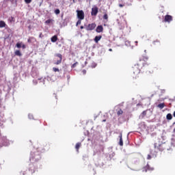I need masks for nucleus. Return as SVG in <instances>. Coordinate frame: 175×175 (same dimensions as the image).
Instances as JSON below:
<instances>
[{"mask_svg":"<svg viewBox=\"0 0 175 175\" xmlns=\"http://www.w3.org/2000/svg\"><path fill=\"white\" fill-rule=\"evenodd\" d=\"M80 147H81V144L80 142L77 143L75 146V148L77 152H79V149L80 148Z\"/></svg>","mask_w":175,"mask_h":175,"instance_id":"2eb2a0df","label":"nucleus"},{"mask_svg":"<svg viewBox=\"0 0 175 175\" xmlns=\"http://www.w3.org/2000/svg\"><path fill=\"white\" fill-rule=\"evenodd\" d=\"M146 116H147V110L144 111L141 115L139 116L140 118H144L146 117Z\"/></svg>","mask_w":175,"mask_h":175,"instance_id":"4468645a","label":"nucleus"},{"mask_svg":"<svg viewBox=\"0 0 175 175\" xmlns=\"http://www.w3.org/2000/svg\"><path fill=\"white\" fill-rule=\"evenodd\" d=\"M53 71L56 72H59V68H57L55 67H53Z\"/></svg>","mask_w":175,"mask_h":175,"instance_id":"5701e85b","label":"nucleus"},{"mask_svg":"<svg viewBox=\"0 0 175 175\" xmlns=\"http://www.w3.org/2000/svg\"><path fill=\"white\" fill-rule=\"evenodd\" d=\"M103 121L105 122V121H106V120H104Z\"/></svg>","mask_w":175,"mask_h":175,"instance_id":"e433bc0d","label":"nucleus"},{"mask_svg":"<svg viewBox=\"0 0 175 175\" xmlns=\"http://www.w3.org/2000/svg\"><path fill=\"white\" fill-rule=\"evenodd\" d=\"M157 107H159L161 109H163V107H165V103H160V104H159L157 105Z\"/></svg>","mask_w":175,"mask_h":175,"instance_id":"f3484780","label":"nucleus"},{"mask_svg":"<svg viewBox=\"0 0 175 175\" xmlns=\"http://www.w3.org/2000/svg\"><path fill=\"white\" fill-rule=\"evenodd\" d=\"M148 57H142L139 59V60L137 62V64L132 68V72L134 75L133 77L134 79H137V76L140 74V70L143 69V68H148Z\"/></svg>","mask_w":175,"mask_h":175,"instance_id":"f257e3e1","label":"nucleus"},{"mask_svg":"<svg viewBox=\"0 0 175 175\" xmlns=\"http://www.w3.org/2000/svg\"><path fill=\"white\" fill-rule=\"evenodd\" d=\"M46 23H50V21H49V20H48V21H46Z\"/></svg>","mask_w":175,"mask_h":175,"instance_id":"f704fd0d","label":"nucleus"},{"mask_svg":"<svg viewBox=\"0 0 175 175\" xmlns=\"http://www.w3.org/2000/svg\"><path fill=\"white\" fill-rule=\"evenodd\" d=\"M15 55H17L18 57H21L23 55L21 54V52L18 50L16 51L14 53Z\"/></svg>","mask_w":175,"mask_h":175,"instance_id":"dca6fc26","label":"nucleus"},{"mask_svg":"<svg viewBox=\"0 0 175 175\" xmlns=\"http://www.w3.org/2000/svg\"><path fill=\"white\" fill-rule=\"evenodd\" d=\"M96 27V25L95 23H90L88 25H85V29L86 31H94Z\"/></svg>","mask_w":175,"mask_h":175,"instance_id":"39448f33","label":"nucleus"},{"mask_svg":"<svg viewBox=\"0 0 175 175\" xmlns=\"http://www.w3.org/2000/svg\"><path fill=\"white\" fill-rule=\"evenodd\" d=\"M119 138H120L119 145H120L121 146H124V142L122 141V133L120 134Z\"/></svg>","mask_w":175,"mask_h":175,"instance_id":"9b49d317","label":"nucleus"},{"mask_svg":"<svg viewBox=\"0 0 175 175\" xmlns=\"http://www.w3.org/2000/svg\"><path fill=\"white\" fill-rule=\"evenodd\" d=\"M6 27L5 23H0V28H5Z\"/></svg>","mask_w":175,"mask_h":175,"instance_id":"aec40b11","label":"nucleus"},{"mask_svg":"<svg viewBox=\"0 0 175 175\" xmlns=\"http://www.w3.org/2000/svg\"><path fill=\"white\" fill-rule=\"evenodd\" d=\"M55 57H57L59 58L56 62L54 63L55 65H59L62 62V55L61 53H56Z\"/></svg>","mask_w":175,"mask_h":175,"instance_id":"0eeeda50","label":"nucleus"},{"mask_svg":"<svg viewBox=\"0 0 175 175\" xmlns=\"http://www.w3.org/2000/svg\"><path fill=\"white\" fill-rule=\"evenodd\" d=\"M98 8L96 6H94L92 8V12H91L92 16H96V14H98Z\"/></svg>","mask_w":175,"mask_h":175,"instance_id":"1a4fd4ad","label":"nucleus"},{"mask_svg":"<svg viewBox=\"0 0 175 175\" xmlns=\"http://www.w3.org/2000/svg\"><path fill=\"white\" fill-rule=\"evenodd\" d=\"M166 118L167 120H172V118H173V116L171 115V113H168L167 114Z\"/></svg>","mask_w":175,"mask_h":175,"instance_id":"a211bd4d","label":"nucleus"},{"mask_svg":"<svg viewBox=\"0 0 175 175\" xmlns=\"http://www.w3.org/2000/svg\"><path fill=\"white\" fill-rule=\"evenodd\" d=\"M81 29H84V26H81Z\"/></svg>","mask_w":175,"mask_h":175,"instance_id":"2f4dec72","label":"nucleus"},{"mask_svg":"<svg viewBox=\"0 0 175 175\" xmlns=\"http://www.w3.org/2000/svg\"><path fill=\"white\" fill-rule=\"evenodd\" d=\"M103 18V20H107L109 18V16L107 15V14H104Z\"/></svg>","mask_w":175,"mask_h":175,"instance_id":"4be33fe9","label":"nucleus"},{"mask_svg":"<svg viewBox=\"0 0 175 175\" xmlns=\"http://www.w3.org/2000/svg\"><path fill=\"white\" fill-rule=\"evenodd\" d=\"M0 23H3V21H0Z\"/></svg>","mask_w":175,"mask_h":175,"instance_id":"c9c22d12","label":"nucleus"},{"mask_svg":"<svg viewBox=\"0 0 175 175\" xmlns=\"http://www.w3.org/2000/svg\"><path fill=\"white\" fill-rule=\"evenodd\" d=\"M77 16L78 18L77 23H81V20H84V17H85V15L84 14V11L83 10H77Z\"/></svg>","mask_w":175,"mask_h":175,"instance_id":"20e7f679","label":"nucleus"},{"mask_svg":"<svg viewBox=\"0 0 175 175\" xmlns=\"http://www.w3.org/2000/svg\"><path fill=\"white\" fill-rule=\"evenodd\" d=\"M51 40L53 43H55V42H57V40H58V36H57V35L53 36L51 38Z\"/></svg>","mask_w":175,"mask_h":175,"instance_id":"f8f14e48","label":"nucleus"},{"mask_svg":"<svg viewBox=\"0 0 175 175\" xmlns=\"http://www.w3.org/2000/svg\"><path fill=\"white\" fill-rule=\"evenodd\" d=\"M25 47H26V46H25V44H23V45H22V49H25Z\"/></svg>","mask_w":175,"mask_h":175,"instance_id":"c756f323","label":"nucleus"},{"mask_svg":"<svg viewBox=\"0 0 175 175\" xmlns=\"http://www.w3.org/2000/svg\"><path fill=\"white\" fill-rule=\"evenodd\" d=\"M175 124V122H174V124Z\"/></svg>","mask_w":175,"mask_h":175,"instance_id":"4c0bfd02","label":"nucleus"},{"mask_svg":"<svg viewBox=\"0 0 175 175\" xmlns=\"http://www.w3.org/2000/svg\"><path fill=\"white\" fill-rule=\"evenodd\" d=\"M109 51H113V49H109Z\"/></svg>","mask_w":175,"mask_h":175,"instance_id":"473e14b6","label":"nucleus"},{"mask_svg":"<svg viewBox=\"0 0 175 175\" xmlns=\"http://www.w3.org/2000/svg\"><path fill=\"white\" fill-rule=\"evenodd\" d=\"M25 3H31L32 2V0H25Z\"/></svg>","mask_w":175,"mask_h":175,"instance_id":"a878e982","label":"nucleus"},{"mask_svg":"<svg viewBox=\"0 0 175 175\" xmlns=\"http://www.w3.org/2000/svg\"><path fill=\"white\" fill-rule=\"evenodd\" d=\"M123 113H124V111H122V109H120V110H118V112H117L118 116H121V115H122Z\"/></svg>","mask_w":175,"mask_h":175,"instance_id":"6ab92c4d","label":"nucleus"},{"mask_svg":"<svg viewBox=\"0 0 175 175\" xmlns=\"http://www.w3.org/2000/svg\"><path fill=\"white\" fill-rule=\"evenodd\" d=\"M125 6V4H119V8H124Z\"/></svg>","mask_w":175,"mask_h":175,"instance_id":"cd10ccee","label":"nucleus"},{"mask_svg":"<svg viewBox=\"0 0 175 175\" xmlns=\"http://www.w3.org/2000/svg\"><path fill=\"white\" fill-rule=\"evenodd\" d=\"M78 64H79V62H76L75 63H74V64L72 65L71 68H75V66H77Z\"/></svg>","mask_w":175,"mask_h":175,"instance_id":"393cba45","label":"nucleus"},{"mask_svg":"<svg viewBox=\"0 0 175 175\" xmlns=\"http://www.w3.org/2000/svg\"><path fill=\"white\" fill-rule=\"evenodd\" d=\"M80 24H81V23H77V25H80Z\"/></svg>","mask_w":175,"mask_h":175,"instance_id":"7c9ffc66","label":"nucleus"},{"mask_svg":"<svg viewBox=\"0 0 175 175\" xmlns=\"http://www.w3.org/2000/svg\"><path fill=\"white\" fill-rule=\"evenodd\" d=\"M96 31L98 33H100V32H103V26L102 25H98L96 29Z\"/></svg>","mask_w":175,"mask_h":175,"instance_id":"9d476101","label":"nucleus"},{"mask_svg":"<svg viewBox=\"0 0 175 175\" xmlns=\"http://www.w3.org/2000/svg\"><path fill=\"white\" fill-rule=\"evenodd\" d=\"M40 158L41 157L39 152H34L31 153L30 161L33 163H35V162H38V161H40Z\"/></svg>","mask_w":175,"mask_h":175,"instance_id":"7ed1b4c3","label":"nucleus"},{"mask_svg":"<svg viewBox=\"0 0 175 175\" xmlns=\"http://www.w3.org/2000/svg\"><path fill=\"white\" fill-rule=\"evenodd\" d=\"M165 150H169L167 144L162 143L160 140H157L154 144V150H150V154L151 155L157 156L158 152H162V151H165Z\"/></svg>","mask_w":175,"mask_h":175,"instance_id":"f03ea898","label":"nucleus"},{"mask_svg":"<svg viewBox=\"0 0 175 175\" xmlns=\"http://www.w3.org/2000/svg\"><path fill=\"white\" fill-rule=\"evenodd\" d=\"M164 21L165 23H170L172 21H173V16H172L171 15H165Z\"/></svg>","mask_w":175,"mask_h":175,"instance_id":"6e6552de","label":"nucleus"},{"mask_svg":"<svg viewBox=\"0 0 175 175\" xmlns=\"http://www.w3.org/2000/svg\"><path fill=\"white\" fill-rule=\"evenodd\" d=\"M173 116L175 117V111L173 113Z\"/></svg>","mask_w":175,"mask_h":175,"instance_id":"72a5a7b5","label":"nucleus"},{"mask_svg":"<svg viewBox=\"0 0 175 175\" xmlns=\"http://www.w3.org/2000/svg\"><path fill=\"white\" fill-rule=\"evenodd\" d=\"M55 14H59V13H61V11L59 10V9H56L55 10Z\"/></svg>","mask_w":175,"mask_h":175,"instance_id":"b1692460","label":"nucleus"},{"mask_svg":"<svg viewBox=\"0 0 175 175\" xmlns=\"http://www.w3.org/2000/svg\"><path fill=\"white\" fill-rule=\"evenodd\" d=\"M37 170L38 166L35 165L33 163L29 164V172H31V174H33V173H35V172H36Z\"/></svg>","mask_w":175,"mask_h":175,"instance_id":"423d86ee","label":"nucleus"},{"mask_svg":"<svg viewBox=\"0 0 175 175\" xmlns=\"http://www.w3.org/2000/svg\"><path fill=\"white\" fill-rule=\"evenodd\" d=\"M82 72L83 73V75H85V73H87V70H83L82 71Z\"/></svg>","mask_w":175,"mask_h":175,"instance_id":"c85d7f7f","label":"nucleus"},{"mask_svg":"<svg viewBox=\"0 0 175 175\" xmlns=\"http://www.w3.org/2000/svg\"><path fill=\"white\" fill-rule=\"evenodd\" d=\"M21 44H22V43L21 42H18V43H16V47H17V49H21Z\"/></svg>","mask_w":175,"mask_h":175,"instance_id":"412c9836","label":"nucleus"},{"mask_svg":"<svg viewBox=\"0 0 175 175\" xmlns=\"http://www.w3.org/2000/svg\"><path fill=\"white\" fill-rule=\"evenodd\" d=\"M102 39V36H96L95 38H94V42L95 43H98L99 42V40H100Z\"/></svg>","mask_w":175,"mask_h":175,"instance_id":"ddd939ff","label":"nucleus"},{"mask_svg":"<svg viewBox=\"0 0 175 175\" xmlns=\"http://www.w3.org/2000/svg\"><path fill=\"white\" fill-rule=\"evenodd\" d=\"M151 155L150 154H148V156H147V159H148V160H150V159H151Z\"/></svg>","mask_w":175,"mask_h":175,"instance_id":"bb28decb","label":"nucleus"}]
</instances>
